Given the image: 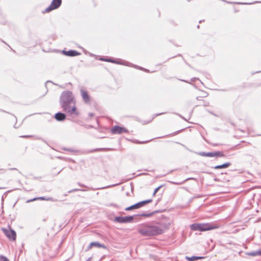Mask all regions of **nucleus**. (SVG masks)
Listing matches in <instances>:
<instances>
[{
  "label": "nucleus",
  "mask_w": 261,
  "mask_h": 261,
  "mask_svg": "<svg viewBox=\"0 0 261 261\" xmlns=\"http://www.w3.org/2000/svg\"><path fill=\"white\" fill-rule=\"evenodd\" d=\"M0 260L1 261H9L8 259L6 257L3 256H0Z\"/></svg>",
  "instance_id": "obj_20"
},
{
  "label": "nucleus",
  "mask_w": 261,
  "mask_h": 261,
  "mask_svg": "<svg viewBox=\"0 0 261 261\" xmlns=\"http://www.w3.org/2000/svg\"><path fill=\"white\" fill-rule=\"evenodd\" d=\"M62 54L66 56H69V57H74V56H77L80 55V53L77 52L76 50H70L69 51H66L65 50H62Z\"/></svg>",
  "instance_id": "obj_11"
},
{
  "label": "nucleus",
  "mask_w": 261,
  "mask_h": 261,
  "mask_svg": "<svg viewBox=\"0 0 261 261\" xmlns=\"http://www.w3.org/2000/svg\"><path fill=\"white\" fill-rule=\"evenodd\" d=\"M199 155L205 157H223L225 156L223 152L221 151H216L214 152H208L206 153L204 152H201L199 153Z\"/></svg>",
  "instance_id": "obj_6"
},
{
  "label": "nucleus",
  "mask_w": 261,
  "mask_h": 261,
  "mask_svg": "<svg viewBox=\"0 0 261 261\" xmlns=\"http://www.w3.org/2000/svg\"><path fill=\"white\" fill-rule=\"evenodd\" d=\"M204 257L202 256H192L191 257H187V259L189 261H195L197 259L204 258Z\"/></svg>",
  "instance_id": "obj_17"
},
{
  "label": "nucleus",
  "mask_w": 261,
  "mask_h": 261,
  "mask_svg": "<svg viewBox=\"0 0 261 261\" xmlns=\"http://www.w3.org/2000/svg\"><path fill=\"white\" fill-rule=\"evenodd\" d=\"M100 60L102 61H105L106 62H111V63H117L116 62L114 61V60H113L111 59H100Z\"/></svg>",
  "instance_id": "obj_19"
},
{
  "label": "nucleus",
  "mask_w": 261,
  "mask_h": 261,
  "mask_svg": "<svg viewBox=\"0 0 261 261\" xmlns=\"http://www.w3.org/2000/svg\"><path fill=\"white\" fill-rule=\"evenodd\" d=\"M81 94L84 101L86 103H89L90 102V97L87 91L84 89H81Z\"/></svg>",
  "instance_id": "obj_10"
},
{
  "label": "nucleus",
  "mask_w": 261,
  "mask_h": 261,
  "mask_svg": "<svg viewBox=\"0 0 261 261\" xmlns=\"http://www.w3.org/2000/svg\"><path fill=\"white\" fill-rule=\"evenodd\" d=\"M55 118L57 120L61 121L65 119L66 116L63 113H58L55 115Z\"/></svg>",
  "instance_id": "obj_14"
},
{
  "label": "nucleus",
  "mask_w": 261,
  "mask_h": 261,
  "mask_svg": "<svg viewBox=\"0 0 261 261\" xmlns=\"http://www.w3.org/2000/svg\"><path fill=\"white\" fill-rule=\"evenodd\" d=\"M156 192H155L154 191L153 192V196H154L156 194Z\"/></svg>",
  "instance_id": "obj_23"
},
{
  "label": "nucleus",
  "mask_w": 261,
  "mask_h": 261,
  "mask_svg": "<svg viewBox=\"0 0 261 261\" xmlns=\"http://www.w3.org/2000/svg\"><path fill=\"white\" fill-rule=\"evenodd\" d=\"M165 229V227L162 224H142L139 226L138 232L143 236L152 237L162 234Z\"/></svg>",
  "instance_id": "obj_2"
},
{
  "label": "nucleus",
  "mask_w": 261,
  "mask_h": 261,
  "mask_svg": "<svg viewBox=\"0 0 261 261\" xmlns=\"http://www.w3.org/2000/svg\"><path fill=\"white\" fill-rule=\"evenodd\" d=\"M133 216L117 217L115 218V221L118 223H129L133 221Z\"/></svg>",
  "instance_id": "obj_9"
},
{
  "label": "nucleus",
  "mask_w": 261,
  "mask_h": 261,
  "mask_svg": "<svg viewBox=\"0 0 261 261\" xmlns=\"http://www.w3.org/2000/svg\"><path fill=\"white\" fill-rule=\"evenodd\" d=\"M5 234L11 240L14 241L16 239V234L14 230L9 229H6L5 228L2 229Z\"/></svg>",
  "instance_id": "obj_8"
},
{
  "label": "nucleus",
  "mask_w": 261,
  "mask_h": 261,
  "mask_svg": "<svg viewBox=\"0 0 261 261\" xmlns=\"http://www.w3.org/2000/svg\"><path fill=\"white\" fill-rule=\"evenodd\" d=\"M62 3V0H53L51 4L45 9V12H49L51 11L59 8Z\"/></svg>",
  "instance_id": "obj_7"
},
{
  "label": "nucleus",
  "mask_w": 261,
  "mask_h": 261,
  "mask_svg": "<svg viewBox=\"0 0 261 261\" xmlns=\"http://www.w3.org/2000/svg\"><path fill=\"white\" fill-rule=\"evenodd\" d=\"M96 247L98 248H102L103 249H106L107 247L105 246L104 245L101 244L98 242H91L89 246H88V249H91L92 247Z\"/></svg>",
  "instance_id": "obj_13"
},
{
  "label": "nucleus",
  "mask_w": 261,
  "mask_h": 261,
  "mask_svg": "<svg viewBox=\"0 0 261 261\" xmlns=\"http://www.w3.org/2000/svg\"><path fill=\"white\" fill-rule=\"evenodd\" d=\"M151 202H152L151 199L144 200V201L139 202L135 204H134L132 206L126 207L125 208V210L126 211H130L132 210L139 208L143 207L144 205H145L146 204H147Z\"/></svg>",
  "instance_id": "obj_4"
},
{
  "label": "nucleus",
  "mask_w": 261,
  "mask_h": 261,
  "mask_svg": "<svg viewBox=\"0 0 261 261\" xmlns=\"http://www.w3.org/2000/svg\"><path fill=\"white\" fill-rule=\"evenodd\" d=\"M165 114V113H159V114H154L153 115H151L150 116H149L148 118H147V120H142V123L144 124H148L150 122H151L154 118H155V117H156L157 116L161 115V114Z\"/></svg>",
  "instance_id": "obj_12"
},
{
  "label": "nucleus",
  "mask_w": 261,
  "mask_h": 261,
  "mask_svg": "<svg viewBox=\"0 0 261 261\" xmlns=\"http://www.w3.org/2000/svg\"><path fill=\"white\" fill-rule=\"evenodd\" d=\"M38 199H40V200H44V198H43V197H38V198H35L33 199H30V200H28L27 202H32V201H35V200H38Z\"/></svg>",
  "instance_id": "obj_18"
},
{
  "label": "nucleus",
  "mask_w": 261,
  "mask_h": 261,
  "mask_svg": "<svg viewBox=\"0 0 261 261\" xmlns=\"http://www.w3.org/2000/svg\"><path fill=\"white\" fill-rule=\"evenodd\" d=\"M21 137H22V138H33V136H32V135H25V136H22Z\"/></svg>",
  "instance_id": "obj_21"
},
{
  "label": "nucleus",
  "mask_w": 261,
  "mask_h": 261,
  "mask_svg": "<svg viewBox=\"0 0 261 261\" xmlns=\"http://www.w3.org/2000/svg\"><path fill=\"white\" fill-rule=\"evenodd\" d=\"M61 100L62 107L64 111L75 116L80 114V111L76 106V102L71 92H64L62 94Z\"/></svg>",
  "instance_id": "obj_1"
},
{
  "label": "nucleus",
  "mask_w": 261,
  "mask_h": 261,
  "mask_svg": "<svg viewBox=\"0 0 261 261\" xmlns=\"http://www.w3.org/2000/svg\"><path fill=\"white\" fill-rule=\"evenodd\" d=\"M162 187V186H159V187H158V188H155V189H154V191L155 192H156V193H157V192H158V191L160 190V189Z\"/></svg>",
  "instance_id": "obj_22"
},
{
  "label": "nucleus",
  "mask_w": 261,
  "mask_h": 261,
  "mask_svg": "<svg viewBox=\"0 0 261 261\" xmlns=\"http://www.w3.org/2000/svg\"><path fill=\"white\" fill-rule=\"evenodd\" d=\"M247 255L251 256L261 255V250L248 252L247 253Z\"/></svg>",
  "instance_id": "obj_16"
},
{
  "label": "nucleus",
  "mask_w": 261,
  "mask_h": 261,
  "mask_svg": "<svg viewBox=\"0 0 261 261\" xmlns=\"http://www.w3.org/2000/svg\"><path fill=\"white\" fill-rule=\"evenodd\" d=\"M219 226L211 223H194L190 225V228L194 231H205L218 228Z\"/></svg>",
  "instance_id": "obj_3"
},
{
  "label": "nucleus",
  "mask_w": 261,
  "mask_h": 261,
  "mask_svg": "<svg viewBox=\"0 0 261 261\" xmlns=\"http://www.w3.org/2000/svg\"><path fill=\"white\" fill-rule=\"evenodd\" d=\"M230 165V163H224L221 165H218L214 167L215 169H222V168H226L228 167Z\"/></svg>",
  "instance_id": "obj_15"
},
{
  "label": "nucleus",
  "mask_w": 261,
  "mask_h": 261,
  "mask_svg": "<svg viewBox=\"0 0 261 261\" xmlns=\"http://www.w3.org/2000/svg\"><path fill=\"white\" fill-rule=\"evenodd\" d=\"M111 132L113 134H121L128 133V130L126 127L118 125H115L112 127Z\"/></svg>",
  "instance_id": "obj_5"
}]
</instances>
